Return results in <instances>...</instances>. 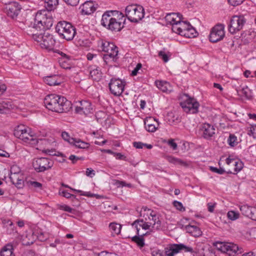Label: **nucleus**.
<instances>
[{"mask_svg": "<svg viewBox=\"0 0 256 256\" xmlns=\"http://www.w3.org/2000/svg\"><path fill=\"white\" fill-rule=\"evenodd\" d=\"M124 14L118 10H108L104 12L101 24L112 32H120L124 26Z\"/></svg>", "mask_w": 256, "mask_h": 256, "instance_id": "f257e3e1", "label": "nucleus"}, {"mask_svg": "<svg viewBox=\"0 0 256 256\" xmlns=\"http://www.w3.org/2000/svg\"><path fill=\"white\" fill-rule=\"evenodd\" d=\"M14 134L24 142L32 145H35L38 142V140L32 129L24 124L18 126L14 130Z\"/></svg>", "mask_w": 256, "mask_h": 256, "instance_id": "f03ea898", "label": "nucleus"}, {"mask_svg": "<svg viewBox=\"0 0 256 256\" xmlns=\"http://www.w3.org/2000/svg\"><path fill=\"white\" fill-rule=\"evenodd\" d=\"M34 22L35 26L43 30L49 29L54 23L53 12L46 9L40 10L36 14Z\"/></svg>", "mask_w": 256, "mask_h": 256, "instance_id": "7ed1b4c3", "label": "nucleus"}, {"mask_svg": "<svg viewBox=\"0 0 256 256\" xmlns=\"http://www.w3.org/2000/svg\"><path fill=\"white\" fill-rule=\"evenodd\" d=\"M56 31L59 36L68 41L73 40L76 34V30L70 23L66 21H60L56 26Z\"/></svg>", "mask_w": 256, "mask_h": 256, "instance_id": "20e7f679", "label": "nucleus"}, {"mask_svg": "<svg viewBox=\"0 0 256 256\" xmlns=\"http://www.w3.org/2000/svg\"><path fill=\"white\" fill-rule=\"evenodd\" d=\"M142 209L140 212V216L142 217L153 229L160 230L161 228L162 222L158 215L155 212L146 208H142Z\"/></svg>", "mask_w": 256, "mask_h": 256, "instance_id": "39448f33", "label": "nucleus"}, {"mask_svg": "<svg viewBox=\"0 0 256 256\" xmlns=\"http://www.w3.org/2000/svg\"><path fill=\"white\" fill-rule=\"evenodd\" d=\"M125 15L131 22H138L144 18V10L143 7L140 5H128L125 8Z\"/></svg>", "mask_w": 256, "mask_h": 256, "instance_id": "423d86ee", "label": "nucleus"}, {"mask_svg": "<svg viewBox=\"0 0 256 256\" xmlns=\"http://www.w3.org/2000/svg\"><path fill=\"white\" fill-rule=\"evenodd\" d=\"M33 35L34 40L37 42L42 48L48 50H54L56 40L52 35L48 32H44L40 35H36V34H33Z\"/></svg>", "mask_w": 256, "mask_h": 256, "instance_id": "0eeeda50", "label": "nucleus"}, {"mask_svg": "<svg viewBox=\"0 0 256 256\" xmlns=\"http://www.w3.org/2000/svg\"><path fill=\"white\" fill-rule=\"evenodd\" d=\"M246 22V19L242 14L234 15L230 19L228 24V30L234 34L242 30Z\"/></svg>", "mask_w": 256, "mask_h": 256, "instance_id": "6e6552de", "label": "nucleus"}, {"mask_svg": "<svg viewBox=\"0 0 256 256\" xmlns=\"http://www.w3.org/2000/svg\"><path fill=\"white\" fill-rule=\"evenodd\" d=\"M32 164L37 172H42L50 169L54 166V162L47 158H40L34 160Z\"/></svg>", "mask_w": 256, "mask_h": 256, "instance_id": "1a4fd4ad", "label": "nucleus"}, {"mask_svg": "<svg viewBox=\"0 0 256 256\" xmlns=\"http://www.w3.org/2000/svg\"><path fill=\"white\" fill-rule=\"evenodd\" d=\"M126 82L120 78H112L108 84L110 92L116 96H120L124 90Z\"/></svg>", "mask_w": 256, "mask_h": 256, "instance_id": "9d476101", "label": "nucleus"}, {"mask_svg": "<svg viewBox=\"0 0 256 256\" xmlns=\"http://www.w3.org/2000/svg\"><path fill=\"white\" fill-rule=\"evenodd\" d=\"M214 246L218 251L226 253L229 256L236 254L238 250L236 244L231 242H216Z\"/></svg>", "mask_w": 256, "mask_h": 256, "instance_id": "9b49d317", "label": "nucleus"}, {"mask_svg": "<svg viewBox=\"0 0 256 256\" xmlns=\"http://www.w3.org/2000/svg\"><path fill=\"white\" fill-rule=\"evenodd\" d=\"M224 26L218 24L212 28L209 36L210 40L212 42H216L223 39L224 36Z\"/></svg>", "mask_w": 256, "mask_h": 256, "instance_id": "f8f14e48", "label": "nucleus"}, {"mask_svg": "<svg viewBox=\"0 0 256 256\" xmlns=\"http://www.w3.org/2000/svg\"><path fill=\"white\" fill-rule=\"evenodd\" d=\"M60 99V96L52 94L46 96L44 100V104L46 108L53 112L61 111L59 105H56L57 100Z\"/></svg>", "mask_w": 256, "mask_h": 256, "instance_id": "ddd939ff", "label": "nucleus"}, {"mask_svg": "<svg viewBox=\"0 0 256 256\" xmlns=\"http://www.w3.org/2000/svg\"><path fill=\"white\" fill-rule=\"evenodd\" d=\"M180 106L186 112L196 114L198 112L199 104L192 98H188L180 103Z\"/></svg>", "mask_w": 256, "mask_h": 256, "instance_id": "4468645a", "label": "nucleus"}, {"mask_svg": "<svg viewBox=\"0 0 256 256\" xmlns=\"http://www.w3.org/2000/svg\"><path fill=\"white\" fill-rule=\"evenodd\" d=\"M92 110L91 103L87 100L80 102L75 108L76 112L86 115L90 113Z\"/></svg>", "mask_w": 256, "mask_h": 256, "instance_id": "2eb2a0df", "label": "nucleus"}, {"mask_svg": "<svg viewBox=\"0 0 256 256\" xmlns=\"http://www.w3.org/2000/svg\"><path fill=\"white\" fill-rule=\"evenodd\" d=\"M20 9V5L16 2L9 4L6 8L8 16L12 18H14L18 16Z\"/></svg>", "mask_w": 256, "mask_h": 256, "instance_id": "dca6fc26", "label": "nucleus"}, {"mask_svg": "<svg viewBox=\"0 0 256 256\" xmlns=\"http://www.w3.org/2000/svg\"><path fill=\"white\" fill-rule=\"evenodd\" d=\"M101 48L102 51L106 52V54H113L118 56V48L112 42L107 41L102 42Z\"/></svg>", "mask_w": 256, "mask_h": 256, "instance_id": "f3484780", "label": "nucleus"}, {"mask_svg": "<svg viewBox=\"0 0 256 256\" xmlns=\"http://www.w3.org/2000/svg\"><path fill=\"white\" fill-rule=\"evenodd\" d=\"M10 178V181L18 188H22L24 185L23 176L20 172L11 173Z\"/></svg>", "mask_w": 256, "mask_h": 256, "instance_id": "a211bd4d", "label": "nucleus"}, {"mask_svg": "<svg viewBox=\"0 0 256 256\" xmlns=\"http://www.w3.org/2000/svg\"><path fill=\"white\" fill-rule=\"evenodd\" d=\"M190 26V24L189 22L182 21L181 19L178 23L172 26V30L174 32L182 36L184 31H186Z\"/></svg>", "mask_w": 256, "mask_h": 256, "instance_id": "6ab92c4d", "label": "nucleus"}, {"mask_svg": "<svg viewBox=\"0 0 256 256\" xmlns=\"http://www.w3.org/2000/svg\"><path fill=\"white\" fill-rule=\"evenodd\" d=\"M202 130L203 137L206 139H210L215 134L216 129L214 126L205 123L202 126Z\"/></svg>", "mask_w": 256, "mask_h": 256, "instance_id": "aec40b11", "label": "nucleus"}, {"mask_svg": "<svg viewBox=\"0 0 256 256\" xmlns=\"http://www.w3.org/2000/svg\"><path fill=\"white\" fill-rule=\"evenodd\" d=\"M56 105H59L61 111H55L56 112H64L68 111L71 108V102L66 98L60 96V99L57 100Z\"/></svg>", "mask_w": 256, "mask_h": 256, "instance_id": "412c9836", "label": "nucleus"}, {"mask_svg": "<svg viewBox=\"0 0 256 256\" xmlns=\"http://www.w3.org/2000/svg\"><path fill=\"white\" fill-rule=\"evenodd\" d=\"M132 225L135 226L138 235H140V228L144 230H150L151 227L148 223L146 222V221L144 218L141 220H136L132 223Z\"/></svg>", "mask_w": 256, "mask_h": 256, "instance_id": "4be33fe9", "label": "nucleus"}, {"mask_svg": "<svg viewBox=\"0 0 256 256\" xmlns=\"http://www.w3.org/2000/svg\"><path fill=\"white\" fill-rule=\"evenodd\" d=\"M181 17L182 16L179 14L172 12L167 14L165 16V19L167 23L170 24L172 26L180 21Z\"/></svg>", "mask_w": 256, "mask_h": 256, "instance_id": "5701e85b", "label": "nucleus"}, {"mask_svg": "<svg viewBox=\"0 0 256 256\" xmlns=\"http://www.w3.org/2000/svg\"><path fill=\"white\" fill-rule=\"evenodd\" d=\"M154 122L157 123V122L152 117L146 118L145 119L144 124L147 131L149 132H154L156 130L158 127L154 124Z\"/></svg>", "mask_w": 256, "mask_h": 256, "instance_id": "b1692460", "label": "nucleus"}, {"mask_svg": "<svg viewBox=\"0 0 256 256\" xmlns=\"http://www.w3.org/2000/svg\"><path fill=\"white\" fill-rule=\"evenodd\" d=\"M44 82L50 86H58L61 84L62 79L58 75H53L46 76L44 78Z\"/></svg>", "mask_w": 256, "mask_h": 256, "instance_id": "393cba45", "label": "nucleus"}, {"mask_svg": "<svg viewBox=\"0 0 256 256\" xmlns=\"http://www.w3.org/2000/svg\"><path fill=\"white\" fill-rule=\"evenodd\" d=\"M184 230L191 236L194 237H198L202 235V232L200 228L190 224L186 225L184 226Z\"/></svg>", "mask_w": 256, "mask_h": 256, "instance_id": "a878e982", "label": "nucleus"}, {"mask_svg": "<svg viewBox=\"0 0 256 256\" xmlns=\"http://www.w3.org/2000/svg\"><path fill=\"white\" fill-rule=\"evenodd\" d=\"M155 84L156 87L163 92H168L172 90L170 84L166 81L156 80Z\"/></svg>", "mask_w": 256, "mask_h": 256, "instance_id": "bb28decb", "label": "nucleus"}, {"mask_svg": "<svg viewBox=\"0 0 256 256\" xmlns=\"http://www.w3.org/2000/svg\"><path fill=\"white\" fill-rule=\"evenodd\" d=\"M226 162L228 165L232 164V166H234V170L236 172L240 171L243 168L244 164L242 162L239 160H236L234 158H228L226 160Z\"/></svg>", "mask_w": 256, "mask_h": 256, "instance_id": "cd10ccee", "label": "nucleus"}, {"mask_svg": "<svg viewBox=\"0 0 256 256\" xmlns=\"http://www.w3.org/2000/svg\"><path fill=\"white\" fill-rule=\"evenodd\" d=\"M14 246L12 242L6 244L1 250L0 256H15L14 252Z\"/></svg>", "mask_w": 256, "mask_h": 256, "instance_id": "c85d7f7f", "label": "nucleus"}, {"mask_svg": "<svg viewBox=\"0 0 256 256\" xmlns=\"http://www.w3.org/2000/svg\"><path fill=\"white\" fill-rule=\"evenodd\" d=\"M92 78L96 81H99L102 77V72L100 68L96 66L91 68L90 72Z\"/></svg>", "mask_w": 256, "mask_h": 256, "instance_id": "c756f323", "label": "nucleus"}, {"mask_svg": "<svg viewBox=\"0 0 256 256\" xmlns=\"http://www.w3.org/2000/svg\"><path fill=\"white\" fill-rule=\"evenodd\" d=\"M96 10V8L92 2L87 1L82 4V12L86 14H90Z\"/></svg>", "mask_w": 256, "mask_h": 256, "instance_id": "7c9ffc66", "label": "nucleus"}, {"mask_svg": "<svg viewBox=\"0 0 256 256\" xmlns=\"http://www.w3.org/2000/svg\"><path fill=\"white\" fill-rule=\"evenodd\" d=\"M238 94L240 96H244L246 99H251L252 95L250 90L247 86H246L242 88H240L236 90Z\"/></svg>", "mask_w": 256, "mask_h": 256, "instance_id": "2f4dec72", "label": "nucleus"}, {"mask_svg": "<svg viewBox=\"0 0 256 256\" xmlns=\"http://www.w3.org/2000/svg\"><path fill=\"white\" fill-rule=\"evenodd\" d=\"M168 161L172 164L176 165H180L185 167H188L190 165V163L186 161H184L181 159L172 156L167 157Z\"/></svg>", "mask_w": 256, "mask_h": 256, "instance_id": "473e14b6", "label": "nucleus"}, {"mask_svg": "<svg viewBox=\"0 0 256 256\" xmlns=\"http://www.w3.org/2000/svg\"><path fill=\"white\" fill-rule=\"evenodd\" d=\"M149 232H147L146 234H140V235H138V236H133L132 240V242L136 243L138 246L140 248H142L145 244L143 236L144 235L147 234Z\"/></svg>", "mask_w": 256, "mask_h": 256, "instance_id": "72a5a7b5", "label": "nucleus"}, {"mask_svg": "<svg viewBox=\"0 0 256 256\" xmlns=\"http://www.w3.org/2000/svg\"><path fill=\"white\" fill-rule=\"evenodd\" d=\"M166 119L169 124L170 125L177 124L180 121L178 116L172 112H170L168 114Z\"/></svg>", "mask_w": 256, "mask_h": 256, "instance_id": "f704fd0d", "label": "nucleus"}, {"mask_svg": "<svg viewBox=\"0 0 256 256\" xmlns=\"http://www.w3.org/2000/svg\"><path fill=\"white\" fill-rule=\"evenodd\" d=\"M72 144L78 148L86 149L90 147V144L84 142L79 138H74V141L72 142Z\"/></svg>", "mask_w": 256, "mask_h": 256, "instance_id": "c9c22d12", "label": "nucleus"}, {"mask_svg": "<svg viewBox=\"0 0 256 256\" xmlns=\"http://www.w3.org/2000/svg\"><path fill=\"white\" fill-rule=\"evenodd\" d=\"M42 30H44L42 28H39L38 26H35V22L32 26H30L28 29L27 30L28 34L31 35L34 39L33 34H36V35L42 34V32H40Z\"/></svg>", "mask_w": 256, "mask_h": 256, "instance_id": "e433bc0d", "label": "nucleus"}, {"mask_svg": "<svg viewBox=\"0 0 256 256\" xmlns=\"http://www.w3.org/2000/svg\"><path fill=\"white\" fill-rule=\"evenodd\" d=\"M46 9L52 11L58 4V0H44Z\"/></svg>", "mask_w": 256, "mask_h": 256, "instance_id": "4c0bfd02", "label": "nucleus"}, {"mask_svg": "<svg viewBox=\"0 0 256 256\" xmlns=\"http://www.w3.org/2000/svg\"><path fill=\"white\" fill-rule=\"evenodd\" d=\"M109 228L112 234L114 236L116 234H118L120 233L122 226L116 222H112L110 224Z\"/></svg>", "mask_w": 256, "mask_h": 256, "instance_id": "58836bf2", "label": "nucleus"}, {"mask_svg": "<svg viewBox=\"0 0 256 256\" xmlns=\"http://www.w3.org/2000/svg\"><path fill=\"white\" fill-rule=\"evenodd\" d=\"M118 58V56H116V53L115 55L113 54H104L103 56L104 62L108 64L111 62H116Z\"/></svg>", "mask_w": 256, "mask_h": 256, "instance_id": "ea45409f", "label": "nucleus"}, {"mask_svg": "<svg viewBox=\"0 0 256 256\" xmlns=\"http://www.w3.org/2000/svg\"><path fill=\"white\" fill-rule=\"evenodd\" d=\"M196 34L197 32L196 30L192 26L190 25L186 31H184V33L182 34V36L186 38H191L196 37Z\"/></svg>", "mask_w": 256, "mask_h": 256, "instance_id": "a19ab883", "label": "nucleus"}, {"mask_svg": "<svg viewBox=\"0 0 256 256\" xmlns=\"http://www.w3.org/2000/svg\"><path fill=\"white\" fill-rule=\"evenodd\" d=\"M12 107L10 104L4 102H2V103L0 104V114H4L8 113Z\"/></svg>", "mask_w": 256, "mask_h": 256, "instance_id": "79ce46f5", "label": "nucleus"}, {"mask_svg": "<svg viewBox=\"0 0 256 256\" xmlns=\"http://www.w3.org/2000/svg\"><path fill=\"white\" fill-rule=\"evenodd\" d=\"M227 142L229 146L231 147L236 146L238 143L237 137L234 134H230Z\"/></svg>", "mask_w": 256, "mask_h": 256, "instance_id": "37998d69", "label": "nucleus"}, {"mask_svg": "<svg viewBox=\"0 0 256 256\" xmlns=\"http://www.w3.org/2000/svg\"><path fill=\"white\" fill-rule=\"evenodd\" d=\"M251 208L252 206L246 204L242 206L240 208L242 214L248 218Z\"/></svg>", "mask_w": 256, "mask_h": 256, "instance_id": "c03bdc74", "label": "nucleus"}, {"mask_svg": "<svg viewBox=\"0 0 256 256\" xmlns=\"http://www.w3.org/2000/svg\"><path fill=\"white\" fill-rule=\"evenodd\" d=\"M8 224L10 228L7 230V232L9 234H17L16 228H15L13 222L10 220H8Z\"/></svg>", "mask_w": 256, "mask_h": 256, "instance_id": "a18cd8bd", "label": "nucleus"}, {"mask_svg": "<svg viewBox=\"0 0 256 256\" xmlns=\"http://www.w3.org/2000/svg\"><path fill=\"white\" fill-rule=\"evenodd\" d=\"M239 213L234 210L229 211L227 214L228 218L232 220H234L239 218Z\"/></svg>", "mask_w": 256, "mask_h": 256, "instance_id": "49530a36", "label": "nucleus"}, {"mask_svg": "<svg viewBox=\"0 0 256 256\" xmlns=\"http://www.w3.org/2000/svg\"><path fill=\"white\" fill-rule=\"evenodd\" d=\"M61 136L64 140L68 142L70 144L72 142L74 141V138H70L69 134L66 132H62Z\"/></svg>", "mask_w": 256, "mask_h": 256, "instance_id": "de8ad7c7", "label": "nucleus"}, {"mask_svg": "<svg viewBox=\"0 0 256 256\" xmlns=\"http://www.w3.org/2000/svg\"><path fill=\"white\" fill-rule=\"evenodd\" d=\"M71 190H72V191L80 193V195H82V196H86L90 197V198H93L96 196V194H92L90 192H82L81 190H76L74 188H71Z\"/></svg>", "mask_w": 256, "mask_h": 256, "instance_id": "09e8293b", "label": "nucleus"}, {"mask_svg": "<svg viewBox=\"0 0 256 256\" xmlns=\"http://www.w3.org/2000/svg\"><path fill=\"white\" fill-rule=\"evenodd\" d=\"M174 206L178 210L181 212H184L185 210V208L183 206V205L182 202L174 200L173 202Z\"/></svg>", "mask_w": 256, "mask_h": 256, "instance_id": "8fccbe9b", "label": "nucleus"}, {"mask_svg": "<svg viewBox=\"0 0 256 256\" xmlns=\"http://www.w3.org/2000/svg\"><path fill=\"white\" fill-rule=\"evenodd\" d=\"M210 170L212 172H216V173H217V174H224V172H225V170H224V169H223L222 168H215V167L210 166Z\"/></svg>", "mask_w": 256, "mask_h": 256, "instance_id": "3c124183", "label": "nucleus"}, {"mask_svg": "<svg viewBox=\"0 0 256 256\" xmlns=\"http://www.w3.org/2000/svg\"><path fill=\"white\" fill-rule=\"evenodd\" d=\"M182 246H183V244H176L171 248V250H172L176 254L178 253L180 251L182 250Z\"/></svg>", "mask_w": 256, "mask_h": 256, "instance_id": "603ef678", "label": "nucleus"}, {"mask_svg": "<svg viewBox=\"0 0 256 256\" xmlns=\"http://www.w3.org/2000/svg\"><path fill=\"white\" fill-rule=\"evenodd\" d=\"M250 211V214L249 217L252 220H256V208L253 206H252Z\"/></svg>", "mask_w": 256, "mask_h": 256, "instance_id": "864d4df0", "label": "nucleus"}, {"mask_svg": "<svg viewBox=\"0 0 256 256\" xmlns=\"http://www.w3.org/2000/svg\"><path fill=\"white\" fill-rule=\"evenodd\" d=\"M142 64L140 63H138L136 64V68L132 72L131 75L132 76H136L138 73V71L142 68Z\"/></svg>", "mask_w": 256, "mask_h": 256, "instance_id": "5fc2aeb1", "label": "nucleus"}, {"mask_svg": "<svg viewBox=\"0 0 256 256\" xmlns=\"http://www.w3.org/2000/svg\"><path fill=\"white\" fill-rule=\"evenodd\" d=\"M62 195L67 198H76V196L68 192L66 190H63L61 192Z\"/></svg>", "mask_w": 256, "mask_h": 256, "instance_id": "6e6d98bb", "label": "nucleus"}, {"mask_svg": "<svg viewBox=\"0 0 256 256\" xmlns=\"http://www.w3.org/2000/svg\"><path fill=\"white\" fill-rule=\"evenodd\" d=\"M230 4L232 6H237L243 2L244 0H228Z\"/></svg>", "mask_w": 256, "mask_h": 256, "instance_id": "4d7b16f0", "label": "nucleus"}, {"mask_svg": "<svg viewBox=\"0 0 256 256\" xmlns=\"http://www.w3.org/2000/svg\"><path fill=\"white\" fill-rule=\"evenodd\" d=\"M158 56L163 60L164 62H168V56L164 52L160 51L158 52Z\"/></svg>", "mask_w": 256, "mask_h": 256, "instance_id": "13d9d810", "label": "nucleus"}, {"mask_svg": "<svg viewBox=\"0 0 256 256\" xmlns=\"http://www.w3.org/2000/svg\"><path fill=\"white\" fill-rule=\"evenodd\" d=\"M66 4L72 6H76L80 0H63Z\"/></svg>", "mask_w": 256, "mask_h": 256, "instance_id": "bf43d9fd", "label": "nucleus"}, {"mask_svg": "<svg viewBox=\"0 0 256 256\" xmlns=\"http://www.w3.org/2000/svg\"><path fill=\"white\" fill-rule=\"evenodd\" d=\"M30 185L34 188H38L40 190L42 189V184L38 182L31 181L30 182Z\"/></svg>", "mask_w": 256, "mask_h": 256, "instance_id": "052dcab7", "label": "nucleus"}, {"mask_svg": "<svg viewBox=\"0 0 256 256\" xmlns=\"http://www.w3.org/2000/svg\"><path fill=\"white\" fill-rule=\"evenodd\" d=\"M114 156H116V158L118 160H126V158L124 154H122L120 152H114L113 154Z\"/></svg>", "mask_w": 256, "mask_h": 256, "instance_id": "680f3d73", "label": "nucleus"}, {"mask_svg": "<svg viewBox=\"0 0 256 256\" xmlns=\"http://www.w3.org/2000/svg\"><path fill=\"white\" fill-rule=\"evenodd\" d=\"M115 184L118 186H122V187H123L124 186H126L128 187H130L131 186V184H126L124 182L120 181V180H116V182H115Z\"/></svg>", "mask_w": 256, "mask_h": 256, "instance_id": "e2e57ef3", "label": "nucleus"}, {"mask_svg": "<svg viewBox=\"0 0 256 256\" xmlns=\"http://www.w3.org/2000/svg\"><path fill=\"white\" fill-rule=\"evenodd\" d=\"M59 63H60V66H62V68H64L66 69V68H70V66H69L66 60L62 61V59H60Z\"/></svg>", "mask_w": 256, "mask_h": 256, "instance_id": "0e129e2a", "label": "nucleus"}, {"mask_svg": "<svg viewBox=\"0 0 256 256\" xmlns=\"http://www.w3.org/2000/svg\"><path fill=\"white\" fill-rule=\"evenodd\" d=\"M152 256H164V251L155 250L152 252Z\"/></svg>", "mask_w": 256, "mask_h": 256, "instance_id": "69168bd1", "label": "nucleus"}, {"mask_svg": "<svg viewBox=\"0 0 256 256\" xmlns=\"http://www.w3.org/2000/svg\"><path fill=\"white\" fill-rule=\"evenodd\" d=\"M98 256H118L113 253H110L106 251L100 252Z\"/></svg>", "mask_w": 256, "mask_h": 256, "instance_id": "338daca9", "label": "nucleus"}, {"mask_svg": "<svg viewBox=\"0 0 256 256\" xmlns=\"http://www.w3.org/2000/svg\"><path fill=\"white\" fill-rule=\"evenodd\" d=\"M174 252L170 249H167L164 252V256H174Z\"/></svg>", "mask_w": 256, "mask_h": 256, "instance_id": "774afa93", "label": "nucleus"}]
</instances>
